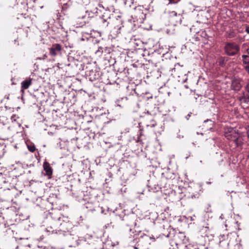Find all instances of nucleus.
<instances>
[{"label":"nucleus","instance_id":"obj_1","mask_svg":"<svg viewBox=\"0 0 249 249\" xmlns=\"http://www.w3.org/2000/svg\"><path fill=\"white\" fill-rule=\"evenodd\" d=\"M225 136L229 140L232 141L237 147L242 146L245 141V136L243 132L231 127H227L225 130Z\"/></svg>","mask_w":249,"mask_h":249},{"label":"nucleus","instance_id":"obj_2","mask_svg":"<svg viewBox=\"0 0 249 249\" xmlns=\"http://www.w3.org/2000/svg\"><path fill=\"white\" fill-rule=\"evenodd\" d=\"M166 18L169 23L173 26L180 23L182 19V15L177 14L176 11L167 9L165 11Z\"/></svg>","mask_w":249,"mask_h":249},{"label":"nucleus","instance_id":"obj_3","mask_svg":"<svg viewBox=\"0 0 249 249\" xmlns=\"http://www.w3.org/2000/svg\"><path fill=\"white\" fill-rule=\"evenodd\" d=\"M225 49L227 54L229 55H234L239 51V47L233 43H228Z\"/></svg>","mask_w":249,"mask_h":249},{"label":"nucleus","instance_id":"obj_4","mask_svg":"<svg viewBox=\"0 0 249 249\" xmlns=\"http://www.w3.org/2000/svg\"><path fill=\"white\" fill-rule=\"evenodd\" d=\"M49 50L50 54L54 56L60 53L62 47L59 44H54L53 45L52 47L50 48Z\"/></svg>","mask_w":249,"mask_h":249},{"label":"nucleus","instance_id":"obj_5","mask_svg":"<svg viewBox=\"0 0 249 249\" xmlns=\"http://www.w3.org/2000/svg\"><path fill=\"white\" fill-rule=\"evenodd\" d=\"M242 58L244 69L249 74V55L243 54L242 55Z\"/></svg>","mask_w":249,"mask_h":249},{"label":"nucleus","instance_id":"obj_6","mask_svg":"<svg viewBox=\"0 0 249 249\" xmlns=\"http://www.w3.org/2000/svg\"><path fill=\"white\" fill-rule=\"evenodd\" d=\"M238 99L241 103H248L249 102V93L243 92L239 95Z\"/></svg>","mask_w":249,"mask_h":249},{"label":"nucleus","instance_id":"obj_7","mask_svg":"<svg viewBox=\"0 0 249 249\" xmlns=\"http://www.w3.org/2000/svg\"><path fill=\"white\" fill-rule=\"evenodd\" d=\"M242 87L241 81L238 80H234L232 82L231 88L234 90L238 91Z\"/></svg>","mask_w":249,"mask_h":249},{"label":"nucleus","instance_id":"obj_8","mask_svg":"<svg viewBox=\"0 0 249 249\" xmlns=\"http://www.w3.org/2000/svg\"><path fill=\"white\" fill-rule=\"evenodd\" d=\"M43 168L44 171L46 172V175L48 176L52 175L53 171L52 168L51 167L50 164L45 161L43 163Z\"/></svg>","mask_w":249,"mask_h":249},{"label":"nucleus","instance_id":"obj_9","mask_svg":"<svg viewBox=\"0 0 249 249\" xmlns=\"http://www.w3.org/2000/svg\"><path fill=\"white\" fill-rule=\"evenodd\" d=\"M32 83V79L29 78L23 81L21 83V87L22 89H26L29 88Z\"/></svg>","mask_w":249,"mask_h":249},{"label":"nucleus","instance_id":"obj_10","mask_svg":"<svg viewBox=\"0 0 249 249\" xmlns=\"http://www.w3.org/2000/svg\"><path fill=\"white\" fill-rule=\"evenodd\" d=\"M28 149L30 151L34 152L36 150V147L34 145H28Z\"/></svg>","mask_w":249,"mask_h":249},{"label":"nucleus","instance_id":"obj_11","mask_svg":"<svg viewBox=\"0 0 249 249\" xmlns=\"http://www.w3.org/2000/svg\"><path fill=\"white\" fill-rule=\"evenodd\" d=\"M246 90L248 93H249V82L246 85Z\"/></svg>","mask_w":249,"mask_h":249},{"label":"nucleus","instance_id":"obj_12","mask_svg":"<svg viewBox=\"0 0 249 249\" xmlns=\"http://www.w3.org/2000/svg\"><path fill=\"white\" fill-rule=\"evenodd\" d=\"M247 133L248 137L249 138V126L246 127Z\"/></svg>","mask_w":249,"mask_h":249},{"label":"nucleus","instance_id":"obj_13","mask_svg":"<svg viewBox=\"0 0 249 249\" xmlns=\"http://www.w3.org/2000/svg\"><path fill=\"white\" fill-rule=\"evenodd\" d=\"M246 31L249 34V26L246 27Z\"/></svg>","mask_w":249,"mask_h":249},{"label":"nucleus","instance_id":"obj_14","mask_svg":"<svg viewBox=\"0 0 249 249\" xmlns=\"http://www.w3.org/2000/svg\"><path fill=\"white\" fill-rule=\"evenodd\" d=\"M84 24H85V22H82L80 24L79 26H82V25H84Z\"/></svg>","mask_w":249,"mask_h":249},{"label":"nucleus","instance_id":"obj_15","mask_svg":"<svg viewBox=\"0 0 249 249\" xmlns=\"http://www.w3.org/2000/svg\"><path fill=\"white\" fill-rule=\"evenodd\" d=\"M247 52L248 54L249 55V48L247 50Z\"/></svg>","mask_w":249,"mask_h":249},{"label":"nucleus","instance_id":"obj_16","mask_svg":"<svg viewBox=\"0 0 249 249\" xmlns=\"http://www.w3.org/2000/svg\"><path fill=\"white\" fill-rule=\"evenodd\" d=\"M207 183L208 184H210L211 183V182H207Z\"/></svg>","mask_w":249,"mask_h":249}]
</instances>
